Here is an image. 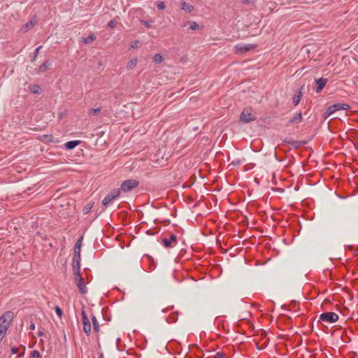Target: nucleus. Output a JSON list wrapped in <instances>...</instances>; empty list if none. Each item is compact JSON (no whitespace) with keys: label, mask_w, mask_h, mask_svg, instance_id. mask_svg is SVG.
Masks as SVG:
<instances>
[{"label":"nucleus","mask_w":358,"mask_h":358,"mask_svg":"<svg viewBox=\"0 0 358 358\" xmlns=\"http://www.w3.org/2000/svg\"><path fill=\"white\" fill-rule=\"evenodd\" d=\"M14 318L11 311H6L0 317V343L2 342L7 330L11 324Z\"/></svg>","instance_id":"obj_1"},{"label":"nucleus","mask_w":358,"mask_h":358,"mask_svg":"<svg viewBox=\"0 0 358 358\" xmlns=\"http://www.w3.org/2000/svg\"><path fill=\"white\" fill-rule=\"evenodd\" d=\"M139 185V181L134 179H129L124 180L120 186V192H128L138 187Z\"/></svg>","instance_id":"obj_2"},{"label":"nucleus","mask_w":358,"mask_h":358,"mask_svg":"<svg viewBox=\"0 0 358 358\" xmlns=\"http://www.w3.org/2000/svg\"><path fill=\"white\" fill-rule=\"evenodd\" d=\"M120 195V190L119 189H114L110 191L103 199L102 205L107 208L112 203V201L117 199Z\"/></svg>","instance_id":"obj_3"},{"label":"nucleus","mask_w":358,"mask_h":358,"mask_svg":"<svg viewBox=\"0 0 358 358\" xmlns=\"http://www.w3.org/2000/svg\"><path fill=\"white\" fill-rule=\"evenodd\" d=\"M319 319L322 322L331 324L336 322L338 320L339 317L334 312H325L320 315Z\"/></svg>","instance_id":"obj_4"},{"label":"nucleus","mask_w":358,"mask_h":358,"mask_svg":"<svg viewBox=\"0 0 358 358\" xmlns=\"http://www.w3.org/2000/svg\"><path fill=\"white\" fill-rule=\"evenodd\" d=\"M81 315H82V322L83 325V331L87 336H90L92 332V326L89 318L87 316V314L85 311V309L83 308L81 310Z\"/></svg>","instance_id":"obj_5"},{"label":"nucleus","mask_w":358,"mask_h":358,"mask_svg":"<svg viewBox=\"0 0 358 358\" xmlns=\"http://www.w3.org/2000/svg\"><path fill=\"white\" fill-rule=\"evenodd\" d=\"M255 119V114L252 113V110L250 108H245L240 115V120L245 123L250 122Z\"/></svg>","instance_id":"obj_6"},{"label":"nucleus","mask_w":358,"mask_h":358,"mask_svg":"<svg viewBox=\"0 0 358 358\" xmlns=\"http://www.w3.org/2000/svg\"><path fill=\"white\" fill-rule=\"evenodd\" d=\"M178 243L177 236L172 234L169 238L164 237L162 238V244L166 248H173Z\"/></svg>","instance_id":"obj_7"},{"label":"nucleus","mask_w":358,"mask_h":358,"mask_svg":"<svg viewBox=\"0 0 358 358\" xmlns=\"http://www.w3.org/2000/svg\"><path fill=\"white\" fill-rule=\"evenodd\" d=\"M73 275L76 285L79 289L80 292L82 294H85L87 292V288L84 284V278L81 276L80 273Z\"/></svg>","instance_id":"obj_8"},{"label":"nucleus","mask_w":358,"mask_h":358,"mask_svg":"<svg viewBox=\"0 0 358 358\" xmlns=\"http://www.w3.org/2000/svg\"><path fill=\"white\" fill-rule=\"evenodd\" d=\"M255 48V46L252 44L248 45H243L238 44V45H236V47H235L236 53H239V54L245 53V52L250 51V50L254 49Z\"/></svg>","instance_id":"obj_9"},{"label":"nucleus","mask_w":358,"mask_h":358,"mask_svg":"<svg viewBox=\"0 0 358 358\" xmlns=\"http://www.w3.org/2000/svg\"><path fill=\"white\" fill-rule=\"evenodd\" d=\"M327 79H326V78H320L318 79H315V83L317 85L316 88L315 90V92L317 93L320 92L324 89L325 85H327Z\"/></svg>","instance_id":"obj_10"},{"label":"nucleus","mask_w":358,"mask_h":358,"mask_svg":"<svg viewBox=\"0 0 358 358\" xmlns=\"http://www.w3.org/2000/svg\"><path fill=\"white\" fill-rule=\"evenodd\" d=\"M96 37L95 34H90L87 37H83L81 38L82 43L85 44H90L96 40Z\"/></svg>","instance_id":"obj_11"},{"label":"nucleus","mask_w":358,"mask_h":358,"mask_svg":"<svg viewBox=\"0 0 358 358\" xmlns=\"http://www.w3.org/2000/svg\"><path fill=\"white\" fill-rule=\"evenodd\" d=\"M285 142L289 144H291L292 147L295 148H298L306 144L304 141H292V140H285Z\"/></svg>","instance_id":"obj_12"},{"label":"nucleus","mask_w":358,"mask_h":358,"mask_svg":"<svg viewBox=\"0 0 358 358\" xmlns=\"http://www.w3.org/2000/svg\"><path fill=\"white\" fill-rule=\"evenodd\" d=\"M72 270H73V274H78V273H80V262H77V260H73Z\"/></svg>","instance_id":"obj_13"},{"label":"nucleus","mask_w":358,"mask_h":358,"mask_svg":"<svg viewBox=\"0 0 358 358\" xmlns=\"http://www.w3.org/2000/svg\"><path fill=\"white\" fill-rule=\"evenodd\" d=\"M51 65V62L50 60H46L44 63L41 64L38 67V72L43 73L47 71L48 67Z\"/></svg>","instance_id":"obj_14"},{"label":"nucleus","mask_w":358,"mask_h":358,"mask_svg":"<svg viewBox=\"0 0 358 358\" xmlns=\"http://www.w3.org/2000/svg\"><path fill=\"white\" fill-rule=\"evenodd\" d=\"M80 143L79 141H71L64 144V147L67 150H72L75 148Z\"/></svg>","instance_id":"obj_15"},{"label":"nucleus","mask_w":358,"mask_h":358,"mask_svg":"<svg viewBox=\"0 0 358 358\" xmlns=\"http://www.w3.org/2000/svg\"><path fill=\"white\" fill-rule=\"evenodd\" d=\"M180 8L187 13H191L193 10V6L186 3L185 1H182L180 3Z\"/></svg>","instance_id":"obj_16"},{"label":"nucleus","mask_w":358,"mask_h":358,"mask_svg":"<svg viewBox=\"0 0 358 358\" xmlns=\"http://www.w3.org/2000/svg\"><path fill=\"white\" fill-rule=\"evenodd\" d=\"M92 321L94 331L95 333L98 334L99 332V324L97 319L96 318V317L94 315L92 316Z\"/></svg>","instance_id":"obj_17"},{"label":"nucleus","mask_w":358,"mask_h":358,"mask_svg":"<svg viewBox=\"0 0 358 358\" xmlns=\"http://www.w3.org/2000/svg\"><path fill=\"white\" fill-rule=\"evenodd\" d=\"M302 96H303L302 95V92L301 91H299L296 93V94H295L294 96L292 101H293V104L294 106H297L299 103V102H300V101H301V99L302 98Z\"/></svg>","instance_id":"obj_18"},{"label":"nucleus","mask_w":358,"mask_h":358,"mask_svg":"<svg viewBox=\"0 0 358 358\" xmlns=\"http://www.w3.org/2000/svg\"><path fill=\"white\" fill-rule=\"evenodd\" d=\"M29 88L33 94H40L41 92V87L36 84L29 85Z\"/></svg>","instance_id":"obj_19"},{"label":"nucleus","mask_w":358,"mask_h":358,"mask_svg":"<svg viewBox=\"0 0 358 358\" xmlns=\"http://www.w3.org/2000/svg\"><path fill=\"white\" fill-rule=\"evenodd\" d=\"M34 24L35 22H34L33 20H30L23 25L21 29L22 31L27 32L33 27Z\"/></svg>","instance_id":"obj_20"},{"label":"nucleus","mask_w":358,"mask_h":358,"mask_svg":"<svg viewBox=\"0 0 358 358\" xmlns=\"http://www.w3.org/2000/svg\"><path fill=\"white\" fill-rule=\"evenodd\" d=\"M302 120H303L302 113H299L289 120V122L299 123V122H301Z\"/></svg>","instance_id":"obj_21"},{"label":"nucleus","mask_w":358,"mask_h":358,"mask_svg":"<svg viewBox=\"0 0 358 358\" xmlns=\"http://www.w3.org/2000/svg\"><path fill=\"white\" fill-rule=\"evenodd\" d=\"M337 110H346L350 108V106L347 103H337L334 104Z\"/></svg>","instance_id":"obj_22"},{"label":"nucleus","mask_w":358,"mask_h":358,"mask_svg":"<svg viewBox=\"0 0 358 358\" xmlns=\"http://www.w3.org/2000/svg\"><path fill=\"white\" fill-rule=\"evenodd\" d=\"M42 141L46 143H54L57 142L55 141V138L52 134H45L42 136Z\"/></svg>","instance_id":"obj_23"},{"label":"nucleus","mask_w":358,"mask_h":358,"mask_svg":"<svg viewBox=\"0 0 358 358\" xmlns=\"http://www.w3.org/2000/svg\"><path fill=\"white\" fill-rule=\"evenodd\" d=\"M336 111H337L336 108V106L334 104L330 106L327 111L325 112V117H328V116H330L331 115H332L333 113H334Z\"/></svg>","instance_id":"obj_24"},{"label":"nucleus","mask_w":358,"mask_h":358,"mask_svg":"<svg viewBox=\"0 0 358 358\" xmlns=\"http://www.w3.org/2000/svg\"><path fill=\"white\" fill-rule=\"evenodd\" d=\"M178 320V313H171L169 318L167 319V322L169 323H174Z\"/></svg>","instance_id":"obj_25"},{"label":"nucleus","mask_w":358,"mask_h":358,"mask_svg":"<svg viewBox=\"0 0 358 358\" xmlns=\"http://www.w3.org/2000/svg\"><path fill=\"white\" fill-rule=\"evenodd\" d=\"M101 110V107H98L96 108H92L89 111V114L92 115H98Z\"/></svg>","instance_id":"obj_26"},{"label":"nucleus","mask_w":358,"mask_h":358,"mask_svg":"<svg viewBox=\"0 0 358 358\" xmlns=\"http://www.w3.org/2000/svg\"><path fill=\"white\" fill-rule=\"evenodd\" d=\"M136 64H137V59H132L129 61L127 67L128 69H132L133 68H134V66L136 65Z\"/></svg>","instance_id":"obj_27"},{"label":"nucleus","mask_w":358,"mask_h":358,"mask_svg":"<svg viewBox=\"0 0 358 358\" xmlns=\"http://www.w3.org/2000/svg\"><path fill=\"white\" fill-rule=\"evenodd\" d=\"M163 60V57L162 56L160 55V54H155L153 57V61L155 62V63H161Z\"/></svg>","instance_id":"obj_28"},{"label":"nucleus","mask_w":358,"mask_h":358,"mask_svg":"<svg viewBox=\"0 0 358 358\" xmlns=\"http://www.w3.org/2000/svg\"><path fill=\"white\" fill-rule=\"evenodd\" d=\"M41 355L38 350H32L30 352V358H41Z\"/></svg>","instance_id":"obj_29"},{"label":"nucleus","mask_w":358,"mask_h":358,"mask_svg":"<svg viewBox=\"0 0 358 358\" xmlns=\"http://www.w3.org/2000/svg\"><path fill=\"white\" fill-rule=\"evenodd\" d=\"M189 29L192 30H196L199 27V25L194 21L189 22Z\"/></svg>","instance_id":"obj_30"},{"label":"nucleus","mask_w":358,"mask_h":358,"mask_svg":"<svg viewBox=\"0 0 358 358\" xmlns=\"http://www.w3.org/2000/svg\"><path fill=\"white\" fill-rule=\"evenodd\" d=\"M55 312H56V314L57 315V316L61 318L62 317V315H63V311L62 310L57 306H56L55 307Z\"/></svg>","instance_id":"obj_31"},{"label":"nucleus","mask_w":358,"mask_h":358,"mask_svg":"<svg viewBox=\"0 0 358 358\" xmlns=\"http://www.w3.org/2000/svg\"><path fill=\"white\" fill-rule=\"evenodd\" d=\"M156 6L158 9L159 10H164L166 8L165 3L164 1H158L156 3Z\"/></svg>","instance_id":"obj_32"},{"label":"nucleus","mask_w":358,"mask_h":358,"mask_svg":"<svg viewBox=\"0 0 358 358\" xmlns=\"http://www.w3.org/2000/svg\"><path fill=\"white\" fill-rule=\"evenodd\" d=\"M117 25V22L114 20H112L110 21H109V22L108 23V27L110 29H114Z\"/></svg>","instance_id":"obj_33"},{"label":"nucleus","mask_w":358,"mask_h":358,"mask_svg":"<svg viewBox=\"0 0 358 358\" xmlns=\"http://www.w3.org/2000/svg\"><path fill=\"white\" fill-rule=\"evenodd\" d=\"M138 41H134L131 43V48L136 49L138 47Z\"/></svg>","instance_id":"obj_34"},{"label":"nucleus","mask_w":358,"mask_h":358,"mask_svg":"<svg viewBox=\"0 0 358 358\" xmlns=\"http://www.w3.org/2000/svg\"><path fill=\"white\" fill-rule=\"evenodd\" d=\"M80 251H81V247H80L78 245L74 246V254L75 255L80 254Z\"/></svg>","instance_id":"obj_35"},{"label":"nucleus","mask_w":358,"mask_h":358,"mask_svg":"<svg viewBox=\"0 0 358 358\" xmlns=\"http://www.w3.org/2000/svg\"><path fill=\"white\" fill-rule=\"evenodd\" d=\"M215 358H225V355L223 352H218L215 354Z\"/></svg>","instance_id":"obj_36"},{"label":"nucleus","mask_w":358,"mask_h":358,"mask_svg":"<svg viewBox=\"0 0 358 358\" xmlns=\"http://www.w3.org/2000/svg\"><path fill=\"white\" fill-rule=\"evenodd\" d=\"M83 236H80L76 241L75 245H78L80 247H81L82 245V241H83Z\"/></svg>","instance_id":"obj_37"},{"label":"nucleus","mask_w":358,"mask_h":358,"mask_svg":"<svg viewBox=\"0 0 358 358\" xmlns=\"http://www.w3.org/2000/svg\"><path fill=\"white\" fill-rule=\"evenodd\" d=\"M141 23L145 26L147 28H150L151 27V25H150V22L147 21V20H141Z\"/></svg>","instance_id":"obj_38"},{"label":"nucleus","mask_w":358,"mask_h":358,"mask_svg":"<svg viewBox=\"0 0 358 358\" xmlns=\"http://www.w3.org/2000/svg\"><path fill=\"white\" fill-rule=\"evenodd\" d=\"M73 260H77V262H80V260H81L80 254H78V255L73 254Z\"/></svg>","instance_id":"obj_39"},{"label":"nucleus","mask_w":358,"mask_h":358,"mask_svg":"<svg viewBox=\"0 0 358 358\" xmlns=\"http://www.w3.org/2000/svg\"><path fill=\"white\" fill-rule=\"evenodd\" d=\"M244 4H253L255 0H241Z\"/></svg>","instance_id":"obj_40"},{"label":"nucleus","mask_w":358,"mask_h":358,"mask_svg":"<svg viewBox=\"0 0 358 358\" xmlns=\"http://www.w3.org/2000/svg\"><path fill=\"white\" fill-rule=\"evenodd\" d=\"M10 350H11V353L13 355L17 354L18 352V349L15 347L12 348Z\"/></svg>","instance_id":"obj_41"},{"label":"nucleus","mask_w":358,"mask_h":358,"mask_svg":"<svg viewBox=\"0 0 358 358\" xmlns=\"http://www.w3.org/2000/svg\"><path fill=\"white\" fill-rule=\"evenodd\" d=\"M41 48V46H38L36 50H35V56L34 57V59H35L36 57V56L38 55V52H39V50Z\"/></svg>","instance_id":"obj_42"},{"label":"nucleus","mask_w":358,"mask_h":358,"mask_svg":"<svg viewBox=\"0 0 358 358\" xmlns=\"http://www.w3.org/2000/svg\"><path fill=\"white\" fill-rule=\"evenodd\" d=\"M239 163H240V160H236V161H233L231 162V164H234V166L238 165Z\"/></svg>","instance_id":"obj_43"},{"label":"nucleus","mask_w":358,"mask_h":358,"mask_svg":"<svg viewBox=\"0 0 358 358\" xmlns=\"http://www.w3.org/2000/svg\"><path fill=\"white\" fill-rule=\"evenodd\" d=\"M29 329L31 330H34L35 329V324L34 323H31L29 326Z\"/></svg>","instance_id":"obj_44"},{"label":"nucleus","mask_w":358,"mask_h":358,"mask_svg":"<svg viewBox=\"0 0 358 358\" xmlns=\"http://www.w3.org/2000/svg\"><path fill=\"white\" fill-rule=\"evenodd\" d=\"M91 209V207H85L84 208V210L85 211V213H88Z\"/></svg>","instance_id":"obj_45"},{"label":"nucleus","mask_w":358,"mask_h":358,"mask_svg":"<svg viewBox=\"0 0 358 358\" xmlns=\"http://www.w3.org/2000/svg\"><path fill=\"white\" fill-rule=\"evenodd\" d=\"M43 335H44V334H43V331H39L38 332V336H43Z\"/></svg>","instance_id":"obj_46"},{"label":"nucleus","mask_w":358,"mask_h":358,"mask_svg":"<svg viewBox=\"0 0 358 358\" xmlns=\"http://www.w3.org/2000/svg\"><path fill=\"white\" fill-rule=\"evenodd\" d=\"M100 358H103V355H101L100 356Z\"/></svg>","instance_id":"obj_47"},{"label":"nucleus","mask_w":358,"mask_h":358,"mask_svg":"<svg viewBox=\"0 0 358 358\" xmlns=\"http://www.w3.org/2000/svg\"><path fill=\"white\" fill-rule=\"evenodd\" d=\"M357 358H358V357H357Z\"/></svg>","instance_id":"obj_48"}]
</instances>
